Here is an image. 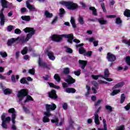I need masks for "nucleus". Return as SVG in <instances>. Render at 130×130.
<instances>
[{
    "instance_id": "f257e3e1",
    "label": "nucleus",
    "mask_w": 130,
    "mask_h": 130,
    "mask_svg": "<svg viewBox=\"0 0 130 130\" xmlns=\"http://www.w3.org/2000/svg\"><path fill=\"white\" fill-rule=\"evenodd\" d=\"M28 94V90L27 89H21L18 91L17 96V100L19 103H22L23 100L25 99L26 97V99L24 101V103H26V102H29V101H33V98L30 95H27Z\"/></svg>"
},
{
    "instance_id": "f03ea898",
    "label": "nucleus",
    "mask_w": 130,
    "mask_h": 130,
    "mask_svg": "<svg viewBox=\"0 0 130 130\" xmlns=\"http://www.w3.org/2000/svg\"><path fill=\"white\" fill-rule=\"evenodd\" d=\"M23 31H24L25 33H29L27 35L26 38H25V36H21V37H18L17 38L15 39V40H19L21 42H27V41H28L29 39L33 36V35L35 34V30L32 27H26L23 29Z\"/></svg>"
},
{
    "instance_id": "7ed1b4c3",
    "label": "nucleus",
    "mask_w": 130,
    "mask_h": 130,
    "mask_svg": "<svg viewBox=\"0 0 130 130\" xmlns=\"http://www.w3.org/2000/svg\"><path fill=\"white\" fill-rule=\"evenodd\" d=\"M68 38V42L69 43H73V40L74 39V35L72 34H70L69 35H54L51 37V39L53 41H55L56 42H59L62 38Z\"/></svg>"
},
{
    "instance_id": "20e7f679",
    "label": "nucleus",
    "mask_w": 130,
    "mask_h": 130,
    "mask_svg": "<svg viewBox=\"0 0 130 130\" xmlns=\"http://www.w3.org/2000/svg\"><path fill=\"white\" fill-rule=\"evenodd\" d=\"M45 106L47 111L44 112V115L45 116L43 118V121L45 123L49 122V121H50V120H49L48 117L51 115V114H50V112L49 111H52V110H54L55 108H56V106L54 104L52 105L46 104L45 105Z\"/></svg>"
},
{
    "instance_id": "39448f33",
    "label": "nucleus",
    "mask_w": 130,
    "mask_h": 130,
    "mask_svg": "<svg viewBox=\"0 0 130 130\" xmlns=\"http://www.w3.org/2000/svg\"><path fill=\"white\" fill-rule=\"evenodd\" d=\"M2 6L3 8L0 11V24L1 26L5 25V15H4V11L5 9H8V4L9 2L7 0H1Z\"/></svg>"
},
{
    "instance_id": "423d86ee",
    "label": "nucleus",
    "mask_w": 130,
    "mask_h": 130,
    "mask_svg": "<svg viewBox=\"0 0 130 130\" xmlns=\"http://www.w3.org/2000/svg\"><path fill=\"white\" fill-rule=\"evenodd\" d=\"M91 77L92 79H94V80H98V79L99 78V77H101L102 78H103V79H105L106 81L108 82H112L113 80H112L111 78H108L109 77V71L108 69H106L104 72V76L103 75H91Z\"/></svg>"
},
{
    "instance_id": "0eeeda50",
    "label": "nucleus",
    "mask_w": 130,
    "mask_h": 130,
    "mask_svg": "<svg viewBox=\"0 0 130 130\" xmlns=\"http://www.w3.org/2000/svg\"><path fill=\"white\" fill-rule=\"evenodd\" d=\"M61 5H63L66 6V8L68 10H76L78 9V4L76 3H74L73 2L69 1V2H63L62 1L60 2Z\"/></svg>"
},
{
    "instance_id": "6e6552de",
    "label": "nucleus",
    "mask_w": 130,
    "mask_h": 130,
    "mask_svg": "<svg viewBox=\"0 0 130 130\" xmlns=\"http://www.w3.org/2000/svg\"><path fill=\"white\" fill-rule=\"evenodd\" d=\"M9 113H12V123L13 124L12 126V128L13 130L17 129V126H16V125H15V123H16V121L15 120L16 119V117L17 116V113L16 112V111L15 110V109L14 108H12L9 109L8 110Z\"/></svg>"
},
{
    "instance_id": "1a4fd4ad",
    "label": "nucleus",
    "mask_w": 130,
    "mask_h": 130,
    "mask_svg": "<svg viewBox=\"0 0 130 130\" xmlns=\"http://www.w3.org/2000/svg\"><path fill=\"white\" fill-rule=\"evenodd\" d=\"M6 116H7V114L3 113L1 117V119L2 120V126L3 128H7L8 127L7 123H10V121H11V117H6Z\"/></svg>"
},
{
    "instance_id": "9d476101",
    "label": "nucleus",
    "mask_w": 130,
    "mask_h": 130,
    "mask_svg": "<svg viewBox=\"0 0 130 130\" xmlns=\"http://www.w3.org/2000/svg\"><path fill=\"white\" fill-rule=\"evenodd\" d=\"M66 77L67 78H64V80L68 83L63 82L62 83L63 88H67V87H69V85H70V84H74L75 82V79H74L73 77H71V76L66 75Z\"/></svg>"
},
{
    "instance_id": "9b49d317",
    "label": "nucleus",
    "mask_w": 130,
    "mask_h": 130,
    "mask_svg": "<svg viewBox=\"0 0 130 130\" xmlns=\"http://www.w3.org/2000/svg\"><path fill=\"white\" fill-rule=\"evenodd\" d=\"M63 121H64V120L63 119V118H62L61 119L59 123H58V118H57V117H55L54 118H53V119L51 120V122H52V123H55V125H57L58 126L59 125H62Z\"/></svg>"
},
{
    "instance_id": "f8f14e48",
    "label": "nucleus",
    "mask_w": 130,
    "mask_h": 130,
    "mask_svg": "<svg viewBox=\"0 0 130 130\" xmlns=\"http://www.w3.org/2000/svg\"><path fill=\"white\" fill-rule=\"evenodd\" d=\"M45 52V53H47L50 60H54V59H55V56H54L53 52L49 51V50H46Z\"/></svg>"
},
{
    "instance_id": "ddd939ff",
    "label": "nucleus",
    "mask_w": 130,
    "mask_h": 130,
    "mask_svg": "<svg viewBox=\"0 0 130 130\" xmlns=\"http://www.w3.org/2000/svg\"><path fill=\"white\" fill-rule=\"evenodd\" d=\"M107 59H108V61H115L116 59V57L111 53H108L107 55Z\"/></svg>"
},
{
    "instance_id": "4468645a",
    "label": "nucleus",
    "mask_w": 130,
    "mask_h": 130,
    "mask_svg": "<svg viewBox=\"0 0 130 130\" xmlns=\"http://www.w3.org/2000/svg\"><path fill=\"white\" fill-rule=\"evenodd\" d=\"M101 109V107H100L97 110V111L94 113V122L96 124H100V121H99V115H98V113L99 110Z\"/></svg>"
},
{
    "instance_id": "2eb2a0df",
    "label": "nucleus",
    "mask_w": 130,
    "mask_h": 130,
    "mask_svg": "<svg viewBox=\"0 0 130 130\" xmlns=\"http://www.w3.org/2000/svg\"><path fill=\"white\" fill-rule=\"evenodd\" d=\"M38 64L40 68H47V65L45 62H43L42 59L39 58L38 60Z\"/></svg>"
},
{
    "instance_id": "dca6fc26",
    "label": "nucleus",
    "mask_w": 130,
    "mask_h": 130,
    "mask_svg": "<svg viewBox=\"0 0 130 130\" xmlns=\"http://www.w3.org/2000/svg\"><path fill=\"white\" fill-rule=\"evenodd\" d=\"M26 7L27 8H28V10L31 12H37V9H36L34 6H32L28 3V1L26 2Z\"/></svg>"
},
{
    "instance_id": "f3484780",
    "label": "nucleus",
    "mask_w": 130,
    "mask_h": 130,
    "mask_svg": "<svg viewBox=\"0 0 130 130\" xmlns=\"http://www.w3.org/2000/svg\"><path fill=\"white\" fill-rule=\"evenodd\" d=\"M32 51V48L25 47L21 51V54H22V55H24V54H27V53L28 52V51Z\"/></svg>"
},
{
    "instance_id": "a211bd4d",
    "label": "nucleus",
    "mask_w": 130,
    "mask_h": 130,
    "mask_svg": "<svg viewBox=\"0 0 130 130\" xmlns=\"http://www.w3.org/2000/svg\"><path fill=\"white\" fill-rule=\"evenodd\" d=\"M56 92H55V90H52V91L49 93V97L50 98H53L54 99H56V98H57V95H56Z\"/></svg>"
},
{
    "instance_id": "6ab92c4d",
    "label": "nucleus",
    "mask_w": 130,
    "mask_h": 130,
    "mask_svg": "<svg viewBox=\"0 0 130 130\" xmlns=\"http://www.w3.org/2000/svg\"><path fill=\"white\" fill-rule=\"evenodd\" d=\"M79 63L81 66V69H85V67L87 65V61L79 60Z\"/></svg>"
},
{
    "instance_id": "aec40b11",
    "label": "nucleus",
    "mask_w": 130,
    "mask_h": 130,
    "mask_svg": "<svg viewBox=\"0 0 130 130\" xmlns=\"http://www.w3.org/2000/svg\"><path fill=\"white\" fill-rule=\"evenodd\" d=\"M92 84H93V85H94V87H92L91 88V89H92L93 93H94V94H95V93H96V89L98 87V83H97V82H96L95 81H93L92 82Z\"/></svg>"
},
{
    "instance_id": "412c9836",
    "label": "nucleus",
    "mask_w": 130,
    "mask_h": 130,
    "mask_svg": "<svg viewBox=\"0 0 130 130\" xmlns=\"http://www.w3.org/2000/svg\"><path fill=\"white\" fill-rule=\"evenodd\" d=\"M103 123L104 124V128H99L98 130H107V124H106V120L105 119L103 120Z\"/></svg>"
},
{
    "instance_id": "4be33fe9",
    "label": "nucleus",
    "mask_w": 130,
    "mask_h": 130,
    "mask_svg": "<svg viewBox=\"0 0 130 130\" xmlns=\"http://www.w3.org/2000/svg\"><path fill=\"white\" fill-rule=\"evenodd\" d=\"M98 21L101 25H106V24H107V20H104L103 18H100Z\"/></svg>"
},
{
    "instance_id": "5701e85b",
    "label": "nucleus",
    "mask_w": 130,
    "mask_h": 130,
    "mask_svg": "<svg viewBox=\"0 0 130 130\" xmlns=\"http://www.w3.org/2000/svg\"><path fill=\"white\" fill-rule=\"evenodd\" d=\"M66 91L67 93H76V89L73 88H68Z\"/></svg>"
},
{
    "instance_id": "b1692460",
    "label": "nucleus",
    "mask_w": 130,
    "mask_h": 130,
    "mask_svg": "<svg viewBox=\"0 0 130 130\" xmlns=\"http://www.w3.org/2000/svg\"><path fill=\"white\" fill-rule=\"evenodd\" d=\"M44 15L46 18H52V13H49V12L46 11L45 12Z\"/></svg>"
},
{
    "instance_id": "393cba45",
    "label": "nucleus",
    "mask_w": 130,
    "mask_h": 130,
    "mask_svg": "<svg viewBox=\"0 0 130 130\" xmlns=\"http://www.w3.org/2000/svg\"><path fill=\"white\" fill-rule=\"evenodd\" d=\"M15 41H17V40L16 39L12 38L10 40H9L7 43V44L9 46H11V45L15 42Z\"/></svg>"
},
{
    "instance_id": "a878e982",
    "label": "nucleus",
    "mask_w": 130,
    "mask_h": 130,
    "mask_svg": "<svg viewBox=\"0 0 130 130\" xmlns=\"http://www.w3.org/2000/svg\"><path fill=\"white\" fill-rule=\"evenodd\" d=\"M123 86H124V82H121L120 83H118V84H117L114 87V88L115 89H116V88H120V87H122Z\"/></svg>"
},
{
    "instance_id": "bb28decb",
    "label": "nucleus",
    "mask_w": 130,
    "mask_h": 130,
    "mask_svg": "<svg viewBox=\"0 0 130 130\" xmlns=\"http://www.w3.org/2000/svg\"><path fill=\"white\" fill-rule=\"evenodd\" d=\"M4 93L5 95H8V94H11L12 89L10 88H6L4 90Z\"/></svg>"
},
{
    "instance_id": "cd10ccee",
    "label": "nucleus",
    "mask_w": 130,
    "mask_h": 130,
    "mask_svg": "<svg viewBox=\"0 0 130 130\" xmlns=\"http://www.w3.org/2000/svg\"><path fill=\"white\" fill-rule=\"evenodd\" d=\"M89 10L92 11V15H94V16H97V11L95 7H90Z\"/></svg>"
},
{
    "instance_id": "c85d7f7f",
    "label": "nucleus",
    "mask_w": 130,
    "mask_h": 130,
    "mask_svg": "<svg viewBox=\"0 0 130 130\" xmlns=\"http://www.w3.org/2000/svg\"><path fill=\"white\" fill-rule=\"evenodd\" d=\"M21 19L23 20L24 21H26L27 22L30 21L31 19L30 18V17L29 16H22L21 17Z\"/></svg>"
},
{
    "instance_id": "c756f323",
    "label": "nucleus",
    "mask_w": 130,
    "mask_h": 130,
    "mask_svg": "<svg viewBox=\"0 0 130 130\" xmlns=\"http://www.w3.org/2000/svg\"><path fill=\"white\" fill-rule=\"evenodd\" d=\"M70 22L73 28H76V23H75V18L73 17H71Z\"/></svg>"
},
{
    "instance_id": "7c9ffc66",
    "label": "nucleus",
    "mask_w": 130,
    "mask_h": 130,
    "mask_svg": "<svg viewBox=\"0 0 130 130\" xmlns=\"http://www.w3.org/2000/svg\"><path fill=\"white\" fill-rule=\"evenodd\" d=\"M49 85L50 86V87H51V88H55V89H57V90H58V89H59L60 87H59V86H58L57 85H55L54 84H53V83H48Z\"/></svg>"
},
{
    "instance_id": "2f4dec72",
    "label": "nucleus",
    "mask_w": 130,
    "mask_h": 130,
    "mask_svg": "<svg viewBox=\"0 0 130 130\" xmlns=\"http://www.w3.org/2000/svg\"><path fill=\"white\" fill-rule=\"evenodd\" d=\"M120 92L119 89H115L113 91V92L111 93V96H114V95H116V94H118Z\"/></svg>"
},
{
    "instance_id": "473e14b6",
    "label": "nucleus",
    "mask_w": 130,
    "mask_h": 130,
    "mask_svg": "<svg viewBox=\"0 0 130 130\" xmlns=\"http://www.w3.org/2000/svg\"><path fill=\"white\" fill-rule=\"evenodd\" d=\"M86 89L87 90V93L85 94V96L88 97L90 95V90H91V87L89 85H86Z\"/></svg>"
},
{
    "instance_id": "72a5a7b5",
    "label": "nucleus",
    "mask_w": 130,
    "mask_h": 130,
    "mask_svg": "<svg viewBox=\"0 0 130 130\" xmlns=\"http://www.w3.org/2000/svg\"><path fill=\"white\" fill-rule=\"evenodd\" d=\"M124 15L125 16V17H130V11L129 10H126L124 12Z\"/></svg>"
},
{
    "instance_id": "f704fd0d",
    "label": "nucleus",
    "mask_w": 130,
    "mask_h": 130,
    "mask_svg": "<svg viewBox=\"0 0 130 130\" xmlns=\"http://www.w3.org/2000/svg\"><path fill=\"white\" fill-rule=\"evenodd\" d=\"M105 108L107 110H108V111H109L110 112H111V111H112V109H113L112 107L109 105H106Z\"/></svg>"
},
{
    "instance_id": "c9c22d12",
    "label": "nucleus",
    "mask_w": 130,
    "mask_h": 130,
    "mask_svg": "<svg viewBox=\"0 0 130 130\" xmlns=\"http://www.w3.org/2000/svg\"><path fill=\"white\" fill-rule=\"evenodd\" d=\"M124 100H125V96L124 95V94H122L121 95L120 103H123V102H124Z\"/></svg>"
},
{
    "instance_id": "e433bc0d",
    "label": "nucleus",
    "mask_w": 130,
    "mask_h": 130,
    "mask_svg": "<svg viewBox=\"0 0 130 130\" xmlns=\"http://www.w3.org/2000/svg\"><path fill=\"white\" fill-rule=\"evenodd\" d=\"M116 24H117L118 25H121V20L119 17H118L116 19Z\"/></svg>"
},
{
    "instance_id": "4c0bfd02",
    "label": "nucleus",
    "mask_w": 130,
    "mask_h": 130,
    "mask_svg": "<svg viewBox=\"0 0 130 130\" xmlns=\"http://www.w3.org/2000/svg\"><path fill=\"white\" fill-rule=\"evenodd\" d=\"M64 14V9L61 8L59 10V16L60 17H62Z\"/></svg>"
},
{
    "instance_id": "58836bf2",
    "label": "nucleus",
    "mask_w": 130,
    "mask_h": 130,
    "mask_svg": "<svg viewBox=\"0 0 130 130\" xmlns=\"http://www.w3.org/2000/svg\"><path fill=\"white\" fill-rule=\"evenodd\" d=\"M54 78L57 82H59L60 81V77L58 76V74H55L54 76Z\"/></svg>"
},
{
    "instance_id": "ea45409f",
    "label": "nucleus",
    "mask_w": 130,
    "mask_h": 130,
    "mask_svg": "<svg viewBox=\"0 0 130 130\" xmlns=\"http://www.w3.org/2000/svg\"><path fill=\"white\" fill-rule=\"evenodd\" d=\"M0 54L2 57H7L8 56V54L6 52H0Z\"/></svg>"
},
{
    "instance_id": "a19ab883",
    "label": "nucleus",
    "mask_w": 130,
    "mask_h": 130,
    "mask_svg": "<svg viewBox=\"0 0 130 130\" xmlns=\"http://www.w3.org/2000/svg\"><path fill=\"white\" fill-rule=\"evenodd\" d=\"M78 21H79V22L80 23V24H81V25H83V24H84V19L82 17V16H79Z\"/></svg>"
},
{
    "instance_id": "79ce46f5",
    "label": "nucleus",
    "mask_w": 130,
    "mask_h": 130,
    "mask_svg": "<svg viewBox=\"0 0 130 130\" xmlns=\"http://www.w3.org/2000/svg\"><path fill=\"white\" fill-rule=\"evenodd\" d=\"M79 53H80V54H83V53H85V52H86V50H85V49H84L83 47H80L79 48Z\"/></svg>"
},
{
    "instance_id": "37998d69",
    "label": "nucleus",
    "mask_w": 130,
    "mask_h": 130,
    "mask_svg": "<svg viewBox=\"0 0 130 130\" xmlns=\"http://www.w3.org/2000/svg\"><path fill=\"white\" fill-rule=\"evenodd\" d=\"M28 73L30 75H34L35 74V70L34 69H29L28 70Z\"/></svg>"
},
{
    "instance_id": "c03bdc74",
    "label": "nucleus",
    "mask_w": 130,
    "mask_h": 130,
    "mask_svg": "<svg viewBox=\"0 0 130 130\" xmlns=\"http://www.w3.org/2000/svg\"><path fill=\"white\" fill-rule=\"evenodd\" d=\"M85 56H91L92 55V51H88L86 53H84Z\"/></svg>"
},
{
    "instance_id": "a18cd8bd",
    "label": "nucleus",
    "mask_w": 130,
    "mask_h": 130,
    "mask_svg": "<svg viewBox=\"0 0 130 130\" xmlns=\"http://www.w3.org/2000/svg\"><path fill=\"white\" fill-rule=\"evenodd\" d=\"M116 130H124V125H122L117 127Z\"/></svg>"
},
{
    "instance_id": "49530a36",
    "label": "nucleus",
    "mask_w": 130,
    "mask_h": 130,
    "mask_svg": "<svg viewBox=\"0 0 130 130\" xmlns=\"http://www.w3.org/2000/svg\"><path fill=\"white\" fill-rule=\"evenodd\" d=\"M122 42H123V43H125V44H127V45H128V46L130 45V40L127 41V40H126L125 39H123L122 40Z\"/></svg>"
},
{
    "instance_id": "de8ad7c7",
    "label": "nucleus",
    "mask_w": 130,
    "mask_h": 130,
    "mask_svg": "<svg viewBox=\"0 0 130 130\" xmlns=\"http://www.w3.org/2000/svg\"><path fill=\"white\" fill-rule=\"evenodd\" d=\"M101 7L103 12H104L105 13H106V9H105V5L104 4V3L101 4Z\"/></svg>"
},
{
    "instance_id": "09e8293b",
    "label": "nucleus",
    "mask_w": 130,
    "mask_h": 130,
    "mask_svg": "<svg viewBox=\"0 0 130 130\" xmlns=\"http://www.w3.org/2000/svg\"><path fill=\"white\" fill-rule=\"evenodd\" d=\"M21 32L22 31H21V30H20V29L19 28H16L14 30V32L15 33V34H21Z\"/></svg>"
},
{
    "instance_id": "8fccbe9b",
    "label": "nucleus",
    "mask_w": 130,
    "mask_h": 130,
    "mask_svg": "<svg viewBox=\"0 0 130 130\" xmlns=\"http://www.w3.org/2000/svg\"><path fill=\"white\" fill-rule=\"evenodd\" d=\"M126 62L128 66H130V57L127 56L126 57Z\"/></svg>"
},
{
    "instance_id": "3c124183",
    "label": "nucleus",
    "mask_w": 130,
    "mask_h": 130,
    "mask_svg": "<svg viewBox=\"0 0 130 130\" xmlns=\"http://www.w3.org/2000/svg\"><path fill=\"white\" fill-rule=\"evenodd\" d=\"M13 28H14L13 27V25H9L7 27V31H8V32H11V31H12V30H13Z\"/></svg>"
},
{
    "instance_id": "603ef678",
    "label": "nucleus",
    "mask_w": 130,
    "mask_h": 130,
    "mask_svg": "<svg viewBox=\"0 0 130 130\" xmlns=\"http://www.w3.org/2000/svg\"><path fill=\"white\" fill-rule=\"evenodd\" d=\"M63 73H64L66 75H67V74H69V73H70V69H69V68H65L63 71Z\"/></svg>"
},
{
    "instance_id": "864d4df0",
    "label": "nucleus",
    "mask_w": 130,
    "mask_h": 130,
    "mask_svg": "<svg viewBox=\"0 0 130 130\" xmlns=\"http://www.w3.org/2000/svg\"><path fill=\"white\" fill-rule=\"evenodd\" d=\"M102 102V100H99L97 101L96 103L94 104V106H98V105H100Z\"/></svg>"
},
{
    "instance_id": "5fc2aeb1",
    "label": "nucleus",
    "mask_w": 130,
    "mask_h": 130,
    "mask_svg": "<svg viewBox=\"0 0 130 130\" xmlns=\"http://www.w3.org/2000/svg\"><path fill=\"white\" fill-rule=\"evenodd\" d=\"M20 83H21V84H26V78H22L20 80Z\"/></svg>"
},
{
    "instance_id": "6e6d98bb",
    "label": "nucleus",
    "mask_w": 130,
    "mask_h": 130,
    "mask_svg": "<svg viewBox=\"0 0 130 130\" xmlns=\"http://www.w3.org/2000/svg\"><path fill=\"white\" fill-rule=\"evenodd\" d=\"M66 52H68V53H72L73 50L72 49H71L70 48H67L66 49Z\"/></svg>"
},
{
    "instance_id": "4d7b16f0",
    "label": "nucleus",
    "mask_w": 130,
    "mask_h": 130,
    "mask_svg": "<svg viewBox=\"0 0 130 130\" xmlns=\"http://www.w3.org/2000/svg\"><path fill=\"white\" fill-rule=\"evenodd\" d=\"M125 110H129L130 109V103L128 104L126 106L124 107Z\"/></svg>"
},
{
    "instance_id": "13d9d810",
    "label": "nucleus",
    "mask_w": 130,
    "mask_h": 130,
    "mask_svg": "<svg viewBox=\"0 0 130 130\" xmlns=\"http://www.w3.org/2000/svg\"><path fill=\"white\" fill-rule=\"evenodd\" d=\"M74 74L76 76H80L81 74V71H77L74 72Z\"/></svg>"
},
{
    "instance_id": "bf43d9fd",
    "label": "nucleus",
    "mask_w": 130,
    "mask_h": 130,
    "mask_svg": "<svg viewBox=\"0 0 130 130\" xmlns=\"http://www.w3.org/2000/svg\"><path fill=\"white\" fill-rule=\"evenodd\" d=\"M87 40L89 41V42H94L95 41V39H94V38H90L87 39Z\"/></svg>"
},
{
    "instance_id": "052dcab7",
    "label": "nucleus",
    "mask_w": 130,
    "mask_h": 130,
    "mask_svg": "<svg viewBox=\"0 0 130 130\" xmlns=\"http://www.w3.org/2000/svg\"><path fill=\"white\" fill-rule=\"evenodd\" d=\"M11 80H12V81L13 82V83H16V78H15L14 75H12L11 76Z\"/></svg>"
},
{
    "instance_id": "680f3d73",
    "label": "nucleus",
    "mask_w": 130,
    "mask_h": 130,
    "mask_svg": "<svg viewBox=\"0 0 130 130\" xmlns=\"http://www.w3.org/2000/svg\"><path fill=\"white\" fill-rule=\"evenodd\" d=\"M7 6H8V8H9V9H12V8H13V4L11 3L8 2Z\"/></svg>"
},
{
    "instance_id": "e2e57ef3",
    "label": "nucleus",
    "mask_w": 130,
    "mask_h": 130,
    "mask_svg": "<svg viewBox=\"0 0 130 130\" xmlns=\"http://www.w3.org/2000/svg\"><path fill=\"white\" fill-rule=\"evenodd\" d=\"M23 109L24 111H25V112H26V113H29V110H28V109H27V108L23 107Z\"/></svg>"
},
{
    "instance_id": "0e129e2a",
    "label": "nucleus",
    "mask_w": 130,
    "mask_h": 130,
    "mask_svg": "<svg viewBox=\"0 0 130 130\" xmlns=\"http://www.w3.org/2000/svg\"><path fill=\"white\" fill-rule=\"evenodd\" d=\"M62 106L63 109H64L65 110L68 109V104L67 103H64Z\"/></svg>"
},
{
    "instance_id": "69168bd1",
    "label": "nucleus",
    "mask_w": 130,
    "mask_h": 130,
    "mask_svg": "<svg viewBox=\"0 0 130 130\" xmlns=\"http://www.w3.org/2000/svg\"><path fill=\"white\" fill-rule=\"evenodd\" d=\"M107 18H116V15H107Z\"/></svg>"
},
{
    "instance_id": "338daca9",
    "label": "nucleus",
    "mask_w": 130,
    "mask_h": 130,
    "mask_svg": "<svg viewBox=\"0 0 130 130\" xmlns=\"http://www.w3.org/2000/svg\"><path fill=\"white\" fill-rule=\"evenodd\" d=\"M98 41H94L93 43V45L94 46L96 47V46H98Z\"/></svg>"
},
{
    "instance_id": "774afa93",
    "label": "nucleus",
    "mask_w": 130,
    "mask_h": 130,
    "mask_svg": "<svg viewBox=\"0 0 130 130\" xmlns=\"http://www.w3.org/2000/svg\"><path fill=\"white\" fill-rule=\"evenodd\" d=\"M26 8H22L21 9V13H25L26 11Z\"/></svg>"
}]
</instances>
